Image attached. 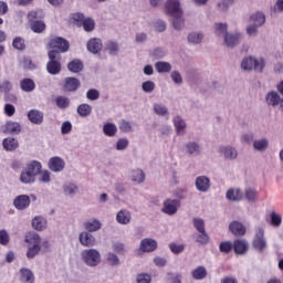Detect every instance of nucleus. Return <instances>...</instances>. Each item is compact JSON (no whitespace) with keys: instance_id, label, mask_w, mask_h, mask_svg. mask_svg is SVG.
<instances>
[{"instance_id":"15","label":"nucleus","mask_w":283,"mask_h":283,"mask_svg":"<svg viewBox=\"0 0 283 283\" xmlns=\"http://www.w3.org/2000/svg\"><path fill=\"white\" fill-rule=\"evenodd\" d=\"M195 187L197 191H200L201 193H207L209 189H211V179L207 176H199L195 180Z\"/></svg>"},{"instance_id":"46","label":"nucleus","mask_w":283,"mask_h":283,"mask_svg":"<svg viewBox=\"0 0 283 283\" xmlns=\"http://www.w3.org/2000/svg\"><path fill=\"white\" fill-rule=\"evenodd\" d=\"M77 114L82 118H87L92 114V106L90 104H81L77 106Z\"/></svg>"},{"instance_id":"29","label":"nucleus","mask_w":283,"mask_h":283,"mask_svg":"<svg viewBox=\"0 0 283 283\" xmlns=\"http://www.w3.org/2000/svg\"><path fill=\"white\" fill-rule=\"evenodd\" d=\"M103 134L104 136H107L108 138H114L116 134H118V126L112 122H106L103 125Z\"/></svg>"},{"instance_id":"33","label":"nucleus","mask_w":283,"mask_h":283,"mask_svg":"<svg viewBox=\"0 0 283 283\" xmlns=\"http://www.w3.org/2000/svg\"><path fill=\"white\" fill-rule=\"evenodd\" d=\"M19 280L23 283H34V273L30 269L22 268L19 273Z\"/></svg>"},{"instance_id":"56","label":"nucleus","mask_w":283,"mask_h":283,"mask_svg":"<svg viewBox=\"0 0 283 283\" xmlns=\"http://www.w3.org/2000/svg\"><path fill=\"white\" fill-rule=\"evenodd\" d=\"M192 224L199 233H205V220H202L201 218H195L192 220Z\"/></svg>"},{"instance_id":"49","label":"nucleus","mask_w":283,"mask_h":283,"mask_svg":"<svg viewBox=\"0 0 283 283\" xmlns=\"http://www.w3.org/2000/svg\"><path fill=\"white\" fill-rule=\"evenodd\" d=\"M142 90L145 92V94H151L154 90H156V83L151 80L145 81L142 84Z\"/></svg>"},{"instance_id":"51","label":"nucleus","mask_w":283,"mask_h":283,"mask_svg":"<svg viewBox=\"0 0 283 283\" xmlns=\"http://www.w3.org/2000/svg\"><path fill=\"white\" fill-rule=\"evenodd\" d=\"M172 27L175 30H182V28H185V19H182V15H172Z\"/></svg>"},{"instance_id":"37","label":"nucleus","mask_w":283,"mask_h":283,"mask_svg":"<svg viewBox=\"0 0 283 283\" xmlns=\"http://www.w3.org/2000/svg\"><path fill=\"white\" fill-rule=\"evenodd\" d=\"M250 21L252 24L259 25V28H262V25H264V23H266V15H264L262 12L258 11L250 15Z\"/></svg>"},{"instance_id":"40","label":"nucleus","mask_w":283,"mask_h":283,"mask_svg":"<svg viewBox=\"0 0 283 283\" xmlns=\"http://www.w3.org/2000/svg\"><path fill=\"white\" fill-rule=\"evenodd\" d=\"M155 70L158 74H169L171 72V63L165 61L156 62Z\"/></svg>"},{"instance_id":"39","label":"nucleus","mask_w":283,"mask_h":283,"mask_svg":"<svg viewBox=\"0 0 283 283\" xmlns=\"http://www.w3.org/2000/svg\"><path fill=\"white\" fill-rule=\"evenodd\" d=\"M6 134H21V124L18 122L9 120L4 126Z\"/></svg>"},{"instance_id":"1","label":"nucleus","mask_w":283,"mask_h":283,"mask_svg":"<svg viewBox=\"0 0 283 283\" xmlns=\"http://www.w3.org/2000/svg\"><path fill=\"white\" fill-rule=\"evenodd\" d=\"M43 165L39 160H31L27 164L25 168L20 172L19 180L22 185H34L36 176L41 174Z\"/></svg>"},{"instance_id":"54","label":"nucleus","mask_w":283,"mask_h":283,"mask_svg":"<svg viewBox=\"0 0 283 283\" xmlns=\"http://www.w3.org/2000/svg\"><path fill=\"white\" fill-rule=\"evenodd\" d=\"M55 103L60 109H66V107H70V98L65 96L56 97Z\"/></svg>"},{"instance_id":"60","label":"nucleus","mask_w":283,"mask_h":283,"mask_svg":"<svg viewBox=\"0 0 283 283\" xmlns=\"http://www.w3.org/2000/svg\"><path fill=\"white\" fill-rule=\"evenodd\" d=\"M170 78L175 85H182V74H180L178 71H172L170 73Z\"/></svg>"},{"instance_id":"14","label":"nucleus","mask_w":283,"mask_h":283,"mask_svg":"<svg viewBox=\"0 0 283 283\" xmlns=\"http://www.w3.org/2000/svg\"><path fill=\"white\" fill-rule=\"evenodd\" d=\"M78 242L82 244V247L92 248L96 247V238L92 232H88L87 230L82 231L78 234Z\"/></svg>"},{"instance_id":"52","label":"nucleus","mask_w":283,"mask_h":283,"mask_svg":"<svg viewBox=\"0 0 283 283\" xmlns=\"http://www.w3.org/2000/svg\"><path fill=\"white\" fill-rule=\"evenodd\" d=\"M39 176L40 182H44V185H48L52 181V172H50L49 170L41 169Z\"/></svg>"},{"instance_id":"30","label":"nucleus","mask_w":283,"mask_h":283,"mask_svg":"<svg viewBox=\"0 0 283 283\" xmlns=\"http://www.w3.org/2000/svg\"><path fill=\"white\" fill-rule=\"evenodd\" d=\"M63 193L66 198H74L78 193V186L74 182H66L62 186Z\"/></svg>"},{"instance_id":"5","label":"nucleus","mask_w":283,"mask_h":283,"mask_svg":"<svg viewBox=\"0 0 283 283\" xmlns=\"http://www.w3.org/2000/svg\"><path fill=\"white\" fill-rule=\"evenodd\" d=\"M49 59L50 61L46 64V70L49 74L56 75L61 73V54L59 51L51 50L49 51Z\"/></svg>"},{"instance_id":"2","label":"nucleus","mask_w":283,"mask_h":283,"mask_svg":"<svg viewBox=\"0 0 283 283\" xmlns=\"http://www.w3.org/2000/svg\"><path fill=\"white\" fill-rule=\"evenodd\" d=\"M240 66L243 72L254 71L262 74V72H264V67H266V60H264V57L249 55L242 59Z\"/></svg>"},{"instance_id":"48","label":"nucleus","mask_w":283,"mask_h":283,"mask_svg":"<svg viewBox=\"0 0 283 283\" xmlns=\"http://www.w3.org/2000/svg\"><path fill=\"white\" fill-rule=\"evenodd\" d=\"M244 196L248 200V202H258V191L253 188H247Z\"/></svg>"},{"instance_id":"31","label":"nucleus","mask_w":283,"mask_h":283,"mask_svg":"<svg viewBox=\"0 0 283 283\" xmlns=\"http://www.w3.org/2000/svg\"><path fill=\"white\" fill-rule=\"evenodd\" d=\"M187 39L190 45H200L205 39V33L200 31H192L188 34Z\"/></svg>"},{"instance_id":"21","label":"nucleus","mask_w":283,"mask_h":283,"mask_svg":"<svg viewBox=\"0 0 283 283\" xmlns=\"http://www.w3.org/2000/svg\"><path fill=\"white\" fill-rule=\"evenodd\" d=\"M184 151L187 156H200L202 154V147L196 142H188L185 144Z\"/></svg>"},{"instance_id":"17","label":"nucleus","mask_w":283,"mask_h":283,"mask_svg":"<svg viewBox=\"0 0 283 283\" xmlns=\"http://www.w3.org/2000/svg\"><path fill=\"white\" fill-rule=\"evenodd\" d=\"M139 249L143 253H154L158 249V242L151 238L143 239L139 243Z\"/></svg>"},{"instance_id":"4","label":"nucleus","mask_w":283,"mask_h":283,"mask_svg":"<svg viewBox=\"0 0 283 283\" xmlns=\"http://www.w3.org/2000/svg\"><path fill=\"white\" fill-rule=\"evenodd\" d=\"M81 259L86 266L96 269L102 262L101 251L94 248L85 249L81 252Z\"/></svg>"},{"instance_id":"19","label":"nucleus","mask_w":283,"mask_h":283,"mask_svg":"<svg viewBox=\"0 0 283 283\" xmlns=\"http://www.w3.org/2000/svg\"><path fill=\"white\" fill-rule=\"evenodd\" d=\"M226 198L230 202H240L244 198V192L240 188H230L226 192Z\"/></svg>"},{"instance_id":"32","label":"nucleus","mask_w":283,"mask_h":283,"mask_svg":"<svg viewBox=\"0 0 283 283\" xmlns=\"http://www.w3.org/2000/svg\"><path fill=\"white\" fill-rule=\"evenodd\" d=\"M81 87V81L76 77H66L64 83L65 92H76Z\"/></svg>"},{"instance_id":"35","label":"nucleus","mask_w":283,"mask_h":283,"mask_svg":"<svg viewBox=\"0 0 283 283\" xmlns=\"http://www.w3.org/2000/svg\"><path fill=\"white\" fill-rule=\"evenodd\" d=\"M2 147L6 149V151H14L15 149H19V140L13 137L4 138L2 142Z\"/></svg>"},{"instance_id":"23","label":"nucleus","mask_w":283,"mask_h":283,"mask_svg":"<svg viewBox=\"0 0 283 283\" xmlns=\"http://www.w3.org/2000/svg\"><path fill=\"white\" fill-rule=\"evenodd\" d=\"M84 229L85 231H88V233H96V231H101V229H103V222L96 218L88 219L84 222Z\"/></svg>"},{"instance_id":"44","label":"nucleus","mask_w":283,"mask_h":283,"mask_svg":"<svg viewBox=\"0 0 283 283\" xmlns=\"http://www.w3.org/2000/svg\"><path fill=\"white\" fill-rule=\"evenodd\" d=\"M69 71L74 74H78V72L83 71V62L81 60H73L67 64Z\"/></svg>"},{"instance_id":"13","label":"nucleus","mask_w":283,"mask_h":283,"mask_svg":"<svg viewBox=\"0 0 283 283\" xmlns=\"http://www.w3.org/2000/svg\"><path fill=\"white\" fill-rule=\"evenodd\" d=\"M31 202H32V200L30 199V196L20 195L13 199V207L18 211H25V209H29Z\"/></svg>"},{"instance_id":"26","label":"nucleus","mask_w":283,"mask_h":283,"mask_svg":"<svg viewBox=\"0 0 283 283\" xmlns=\"http://www.w3.org/2000/svg\"><path fill=\"white\" fill-rule=\"evenodd\" d=\"M116 222L118 224H129L132 222V212L127 209H122L116 213Z\"/></svg>"},{"instance_id":"28","label":"nucleus","mask_w":283,"mask_h":283,"mask_svg":"<svg viewBox=\"0 0 283 283\" xmlns=\"http://www.w3.org/2000/svg\"><path fill=\"white\" fill-rule=\"evenodd\" d=\"M31 224L35 231H45V229H48V219L42 216H36L32 219Z\"/></svg>"},{"instance_id":"20","label":"nucleus","mask_w":283,"mask_h":283,"mask_svg":"<svg viewBox=\"0 0 283 283\" xmlns=\"http://www.w3.org/2000/svg\"><path fill=\"white\" fill-rule=\"evenodd\" d=\"M229 231L232 235H247V226L240 221H232L229 224Z\"/></svg>"},{"instance_id":"57","label":"nucleus","mask_w":283,"mask_h":283,"mask_svg":"<svg viewBox=\"0 0 283 283\" xmlns=\"http://www.w3.org/2000/svg\"><path fill=\"white\" fill-rule=\"evenodd\" d=\"M219 250L221 253H229L230 251H233V243L231 241H223L220 243Z\"/></svg>"},{"instance_id":"62","label":"nucleus","mask_w":283,"mask_h":283,"mask_svg":"<svg viewBox=\"0 0 283 283\" xmlns=\"http://www.w3.org/2000/svg\"><path fill=\"white\" fill-rule=\"evenodd\" d=\"M101 93L96 88H91L86 92V98L88 101H98Z\"/></svg>"},{"instance_id":"10","label":"nucleus","mask_w":283,"mask_h":283,"mask_svg":"<svg viewBox=\"0 0 283 283\" xmlns=\"http://www.w3.org/2000/svg\"><path fill=\"white\" fill-rule=\"evenodd\" d=\"M219 154L224 160H238V148L232 145H224L219 147Z\"/></svg>"},{"instance_id":"8","label":"nucleus","mask_w":283,"mask_h":283,"mask_svg":"<svg viewBox=\"0 0 283 283\" xmlns=\"http://www.w3.org/2000/svg\"><path fill=\"white\" fill-rule=\"evenodd\" d=\"M165 12L169 14V17H182L180 0H167L165 3Z\"/></svg>"},{"instance_id":"34","label":"nucleus","mask_w":283,"mask_h":283,"mask_svg":"<svg viewBox=\"0 0 283 283\" xmlns=\"http://www.w3.org/2000/svg\"><path fill=\"white\" fill-rule=\"evenodd\" d=\"M145 171L143 169H134L130 172V180L135 182V185H143L145 182Z\"/></svg>"},{"instance_id":"7","label":"nucleus","mask_w":283,"mask_h":283,"mask_svg":"<svg viewBox=\"0 0 283 283\" xmlns=\"http://www.w3.org/2000/svg\"><path fill=\"white\" fill-rule=\"evenodd\" d=\"M73 21L82 25L85 32H93V30L96 28V22H94V19L85 18L83 13H74Z\"/></svg>"},{"instance_id":"27","label":"nucleus","mask_w":283,"mask_h":283,"mask_svg":"<svg viewBox=\"0 0 283 283\" xmlns=\"http://www.w3.org/2000/svg\"><path fill=\"white\" fill-rule=\"evenodd\" d=\"M87 50L92 54H98L103 50V42L98 38H93L87 42Z\"/></svg>"},{"instance_id":"64","label":"nucleus","mask_w":283,"mask_h":283,"mask_svg":"<svg viewBox=\"0 0 283 283\" xmlns=\"http://www.w3.org/2000/svg\"><path fill=\"white\" fill-rule=\"evenodd\" d=\"M137 283H151V275L142 273L137 275Z\"/></svg>"},{"instance_id":"47","label":"nucleus","mask_w":283,"mask_h":283,"mask_svg":"<svg viewBox=\"0 0 283 283\" xmlns=\"http://www.w3.org/2000/svg\"><path fill=\"white\" fill-rule=\"evenodd\" d=\"M270 224H272V227H281L282 226V214H280V212L276 211H272L270 213Z\"/></svg>"},{"instance_id":"42","label":"nucleus","mask_w":283,"mask_h":283,"mask_svg":"<svg viewBox=\"0 0 283 283\" xmlns=\"http://www.w3.org/2000/svg\"><path fill=\"white\" fill-rule=\"evenodd\" d=\"M20 86L22 92H34L36 88V84L34 83V80L32 78H24L20 82Z\"/></svg>"},{"instance_id":"25","label":"nucleus","mask_w":283,"mask_h":283,"mask_svg":"<svg viewBox=\"0 0 283 283\" xmlns=\"http://www.w3.org/2000/svg\"><path fill=\"white\" fill-rule=\"evenodd\" d=\"M28 118L33 125H43L44 115L43 112L39 109H31L28 113Z\"/></svg>"},{"instance_id":"61","label":"nucleus","mask_w":283,"mask_h":283,"mask_svg":"<svg viewBox=\"0 0 283 283\" xmlns=\"http://www.w3.org/2000/svg\"><path fill=\"white\" fill-rule=\"evenodd\" d=\"M169 249L175 255H179V253H182V251H185V244L170 243Z\"/></svg>"},{"instance_id":"43","label":"nucleus","mask_w":283,"mask_h":283,"mask_svg":"<svg viewBox=\"0 0 283 283\" xmlns=\"http://www.w3.org/2000/svg\"><path fill=\"white\" fill-rule=\"evenodd\" d=\"M191 275L193 280H205V277H207V268L198 266L197 269L191 271Z\"/></svg>"},{"instance_id":"36","label":"nucleus","mask_w":283,"mask_h":283,"mask_svg":"<svg viewBox=\"0 0 283 283\" xmlns=\"http://www.w3.org/2000/svg\"><path fill=\"white\" fill-rule=\"evenodd\" d=\"M105 262L108 266L116 268L120 266V258L114 252H107L105 255Z\"/></svg>"},{"instance_id":"50","label":"nucleus","mask_w":283,"mask_h":283,"mask_svg":"<svg viewBox=\"0 0 283 283\" xmlns=\"http://www.w3.org/2000/svg\"><path fill=\"white\" fill-rule=\"evenodd\" d=\"M31 30L35 32V34H41V32L45 30V22L43 21L31 22Z\"/></svg>"},{"instance_id":"22","label":"nucleus","mask_w":283,"mask_h":283,"mask_svg":"<svg viewBox=\"0 0 283 283\" xmlns=\"http://www.w3.org/2000/svg\"><path fill=\"white\" fill-rule=\"evenodd\" d=\"M233 251L237 255H244L249 251V241L244 239H235L233 241Z\"/></svg>"},{"instance_id":"53","label":"nucleus","mask_w":283,"mask_h":283,"mask_svg":"<svg viewBox=\"0 0 283 283\" xmlns=\"http://www.w3.org/2000/svg\"><path fill=\"white\" fill-rule=\"evenodd\" d=\"M127 147H129L128 138H119L116 142L115 149H117V151H125V149H127Z\"/></svg>"},{"instance_id":"3","label":"nucleus","mask_w":283,"mask_h":283,"mask_svg":"<svg viewBox=\"0 0 283 283\" xmlns=\"http://www.w3.org/2000/svg\"><path fill=\"white\" fill-rule=\"evenodd\" d=\"M24 241L29 244L27 258L34 260V258L41 253V235L36 232H29L25 234Z\"/></svg>"},{"instance_id":"41","label":"nucleus","mask_w":283,"mask_h":283,"mask_svg":"<svg viewBox=\"0 0 283 283\" xmlns=\"http://www.w3.org/2000/svg\"><path fill=\"white\" fill-rule=\"evenodd\" d=\"M214 30V34L217 36H227V34H229V25L227 23H222V22H217L214 23L213 27Z\"/></svg>"},{"instance_id":"24","label":"nucleus","mask_w":283,"mask_h":283,"mask_svg":"<svg viewBox=\"0 0 283 283\" xmlns=\"http://www.w3.org/2000/svg\"><path fill=\"white\" fill-rule=\"evenodd\" d=\"M280 101H282V96H280L277 91H270L265 95V103L270 107H279Z\"/></svg>"},{"instance_id":"12","label":"nucleus","mask_w":283,"mask_h":283,"mask_svg":"<svg viewBox=\"0 0 283 283\" xmlns=\"http://www.w3.org/2000/svg\"><path fill=\"white\" fill-rule=\"evenodd\" d=\"M243 34L242 32L234 31L233 33H228L223 38V43L227 48H235V45H240V41H242Z\"/></svg>"},{"instance_id":"58","label":"nucleus","mask_w":283,"mask_h":283,"mask_svg":"<svg viewBox=\"0 0 283 283\" xmlns=\"http://www.w3.org/2000/svg\"><path fill=\"white\" fill-rule=\"evenodd\" d=\"M119 129L120 132H123V134H129L130 132L134 130V128L132 127V123L125 119L120 122Z\"/></svg>"},{"instance_id":"11","label":"nucleus","mask_w":283,"mask_h":283,"mask_svg":"<svg viewBox=\"0 0 283 283\" xmlns=\"http://www.w3.org/2000/svg\"><path fill=\"white\" fill-rule=\"evenodd\" d=\"M180 209V201L178 199H167L164 201L163 212L167 216H176Z\"/></svg>"},{"instance_id":"16","label":"nucleus","mask_w":283,"mask_h":283,"mask_svg":"<svg viewBox=\"0 0 283 283\" xmlns=\"http://www.w3.org/2000/svg\"><path fill=\"white\" fill-rule=\"evenodd\" d=\"M172 124L176 130L177 136H185L187 134V120L180 115L172 117Z\"/></svg>"},{"instance_id":"55","label":"nucleus","mask_w":283,"mask_h":283,"mask_svg":"<svg viewBox=\"0 0 283 283\" xmlns=\"http://www.w3.org/2000/svg\"><path fill=\"white\" fill-rule=\"evenodd\" d=\"M233 1L234 0H221L220 2H218V10H220V12H228L229 8H231V6H233Z\"/></svg>"},{"instance_id":"38","label":"nucleus","mask_w":283,"mask_h":283,"mask_svg":"<svg viewBox=\"0 0 283 283\" xmlns=\"http://www.w3.org/2000/svg\"><path fill=\"white\" fill-rule=\"evenodd\" d=\"M254 151H266L269 149V138L263 137L253 142Z\"/></svg>"},{"instance_id":"59","label":"nucleus","mask_w":283,"mask_h":283,"mask_svg":"<svg viewBox=\"0 0 283 283\" xmlns=\"http://www.w3.org/2000/svg\"><path fill=\"white\" fill-rule=\"evenodd\" d=\"M0 244H2V247L10 244V234L7 230H0Z\"/></svg>"},{"instance_id":"63","label":"nucleus","mask_w":283,"mask_h":283,"mask_svg":"<svg viewBox=\"0 0 283 283\" xmlns=\"http://www.w3.org/2000/svg\"><path fill=\"white\" fill-rule=\"evenodd\" d=\"M13 48L15 50H25V40L21 36L13 39Z\"/></svg>"},{"instance_id":"6","label":"nucleus","mask_w":283,"mask_h":283,"mask_svg":"<svg viewBox=\"0 0 283 283\" xmlns=\"http://www.w3.org/2000/svg\"><path fill=\"white\" fill-rule=\"evenodd\" d=\"M252 247L253 249H255V251H259L260 253L269 249V243L266 242V238L264 237V229L262 227L255 228Z\"/></svg>"},{"instance_id":"18","label":"nucleus","mask_w":283,"mask_h":283,"mask_svg":"<svg viewBox=\"0 0 283 283\" xmlns=\"http://www.w3.org/2000/svg\"><path fill=\"white\" fill-rule=\"evenodd\" d=\"M49 169L53 174H61L65 169V160L61 157H51L49 159Z\"/></svg>"},{"instance_id":"45","label":"nucleus","mask_w":283,"mask_h":283,"mask_svg":"<svg viewBox=\"0 0 283 283\" xmlns=\"http://www.w3.org/2000/svg\"><path fill=\"white\" fill-rule=\"evenodd\" d=\"M153 111L155 112V114H157V116H169V109L164 104H154Z\"/></svg>"},{"instance_id":"9","label":"nucleus","mask_w":283,"mask_h":283,"mask_svg":"<svg viewBox=\"0 0 283 283\" xmlns=\"http://www.w3.org/2000/svg\"><path fill=\"white\" fill-rule=\"evenodd\" d=\"M51 50L59 52V54L63 52H67L70 50V42L63 38H53L49 43Z\"/></svg>"}]
</instances>
